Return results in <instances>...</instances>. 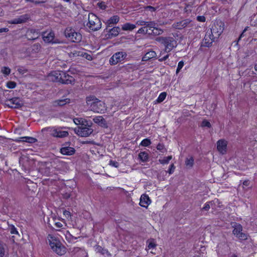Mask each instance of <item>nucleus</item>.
Masks as SVG:
<instances>
[{
	"instance_id": "69168bd1",
	"label": "nucleus",
	"mask_w": 257,
	"mask_h": 257,
	"mask_svg": "<svg viewBox=\"0 0 257 257\" xmlns=\"http://www.w3.org/2000/svg\"><path fill=\"white\" fill-rule=\"evenodd\" d=\"M187 161H193V159L192 157H191L189 159H187Z\"/></svg>"
},
{
	"instance_id": "4468645a",
	"label": "nucleus",
	"mask_w": 257,
	"mask_h": 257,
	"mask_svg": "<svg viewBox=\"0 0 257 257\" xmlns=\"http://www.w3.org/2000/svg\"><path fill=\"white\" fill-rule=\"evenodd\" d=\"M227 142L226 141L221 139L217 142V149L218 151L222 154H224L227 151Z\"/></svg>"
},
{
	"instance_id": "e433bc0d",
	"label": "nucleus",
	"mask_w": 257,
	"mask_h": 257,
	"mask_svg": "<svg viewBox=\"0 0 257 257\" xmlns=\"http://www.w3.org/2000/svg\"><path fill=\"white\" fill-rule=\"evenodd\" d=\"M157 149L162 153H164L166 151L164 145L162 144H159L157 146Z\"/></svg>"
},
{
	"instance_id": "5701e85b",
	"label": "nucleus",
	"mask_w": 257,
	"mask_h": 257,
	"mask_svg": "<svg viewBox=\"0 0 257 257\" xmlns=\"http://www.w3.org/2000/svg\"><path fill=\"white\" fill-rule=\"evenodd\" d=\"M37 140L31 137H23L17 138L15 140L16 142H27L29 143H34L36 142Z\"/></svg>"
},
{
	"instance_id": "cd10ccee",
	"label": "nucleus",
	"mask_w": 257,
	"mask_h": 257,
	"mask_svg": "<svg viewBox=\"0 0 257 257\" xmlns=\"http://www.w3.org/2000/svg\"><path fill=\"white\" fill-rule=\"evenodd\" d=\"M137 25L143 27L151 28L154 24V21H145L144 20H139L136 23Z\"/></svg>"
},
{
	"instance_id": "680f3d73",
	"label": "nucleus",
	"mask_w": 257,
	"mask_h": 257,
	"mask_svg": "<svg viewBox=\"0 0 257 257\" xmlns=\"http://www.w3.org/2000/svg\"><path fill=\"white\" fill-rule=\"evenodd\" d=\"M127 67V68L128 69H134V68L135 67L134 66H133V65H130V64H128Z\"/></svg>"
},
{
	"instance_id": "4d7b16f0",
	"label": "nucleus",
	"mask_w": 257,
	"mask_h": 257,
	"mask_svg": "<svg viewBox=\"0 0 257 257\" xmlns=\"http://www.w3.org/2000/svg\"><path fill=\"white\" fill-rule=\"evenodd\" d=\"M46 2V0H36L34 1V3L35 4H39L41 3H44Z\"/></svg>"
},
{
	"instance_id": "a211bd4d",
	"label": "nucleus",
	"mask_w": 257,
	"mask_h": 257,
	"mask_svg": "<svg viewBox=\"0 0 257 257\" xmlns=\"http://www.w3.org/2000/svg\"><path fill=\"white\" fill-rule=\"evenodd\" d=\"M151 203V200L148 195L143 194L141 195L139 203L141 206L147 208Z\"/></svg>"
},
{
	"instance_id": "2f4dec72",
	"label": "nucleus",
	"mask_w": 257,
	"mask_h": 257,
	"mask_svg": "<svg viewBox=\"0 0 257 257\" xmlns=\"http://www.w3.org/2000/svg\"><path fill=\"white\" fill-rule=\"evenodd\" d=\"M70 100L68 99H59L58 100H56L55 102V104L56 105H59V106H63V105L69 103Z\"/></svg>"
},
{
	"instance_id": "473e14b6",
	"label": "nucleus",
	"mask_w": 257,
	"mask_h": 257,
	"mask_svg": "<svg viewBox=\"0 0 257 257\" xmlns=\"http://www.w3.org/2000/svg\"><path fill=\"white\" fill-rule=\"evenodd\" d=\"M141 161H147L148 159V155L146 152H141L139 155Z\"/></svg>"
},
{
	"instance_id": "5fc2aeb1",
	"label": "nucleus",
	"mask_w": 257,
	"mask_h": 257,
	"mask_svg": "<svg viewBox=\"0 0 257 257\" xmlns=\"http://www.w3.org/2000/svg\"><path fill=\"white\" fill-rule=\"evenodd\" d=\"M146 10H148L151 12H154L155 11V8L152 7V6H147L146 8Z\"/></svg>"
},
{
	"instance_id": "f3484780",
	"label": "nucleus",
	"mask_w": 257,
	"mask_h": 257,
	"mask_svg": "<svg viewBox=\"0 0 257 257\" xmlns=\"http://www.w3.org/2000/svg\"><path fill=\"white\" fill-rule=\"evenodd\" d=\"M54 33L52 31H46L42 34L43 40L46 43H55Z\"/></svg>"
},
{
	"instance_id": "aec40b11",
	"label": "nucleus",
	"mask_w": 257,
	"mask_h": 257,
	"mask_svg": "<svg viewBox=\"0 0 257 257\" xmlns=\"http://www.w3.org/2000/svg\"><path fill=\"white\" fill-rule=\"evenodd\" d=\"M151 27V28H149V35L157 36L161 35L163 33V31L162 29L156 27V24L155 22H154V24Z\"/></svg>"
},
{
	"instance_id": "b1692460",
	"label": "nucleus",
	"mask_w": 257,
	"mask_h": 257,
	"mask_svg": "<svg viewBox=\"0 0 257 257\" xmlns=\"http://www.w3.org/2000/svg\"><path fill=\"white\" fill-rule=\"evenodd\" d=\"M70 56L76 57V56H83L85 57L87 60H90L92 59V57L91 55L85 53L83 54L82 52L78 51H74L71 52L70 54Z\"/></svg>"
},
{
	"instance_id": "0e129e2a",
	"label": "nucleus",
	"mask_w": 257,
	"mask_h": 257,
	"mask_svg": "<svg viewBox=\"0 0 257 257\" xmlns=\"http://www.w3.org/2000/svg\"><path fill=\"white\" fill-rule=\"evenodd\" d=\"M70 234L68 231H66V234H65L66 238L67 239L68 238V236H70Z\"/></svg>"
},
{
	"instance_id": "72a5a7b5",
	"label": "nucleus",
	"mask_w": 257,
	"mask_h": 257,
	"mask_svg": "<svg viewBox=\"0 0 257 257\" xmlns=\"http://www.w3.org/2000/svg\"><path fill=\"white\" fill-rule=\"evenodd\" d=\"M167 94L166 92H162L158 96L157 101L159 103L162 102L166 98Z\"/></svg>"
},
{
	"instance_id": "4be33fe9",
	"label": "nucleus",
	"mask_w": 257,
	"mask_h": 257,
	"mask_svg": "<svg viewBox=\"0 0 257 257\" xmlns=\"http://www.w3.org/2000/svg\"><path fill=\"white\" fill-rule=\"evenodd\" d=\"M93 120L95 123L98 124L99 125L102 127H107L106 121L102 116H95L93 118Z\"/></svg>"
},
{
	"instance_id": "f8f14e48",
	"label": "nucleus",
	"mask_w": 257,
	"mask_h": 257,
	"mask_svg": "<svg viewBox=\"0 0 257 257\" xmlns=\"http://www.w3.org/2000/svg\"><path fill=\"white\" fill-rule=\"evenodd\" d=\"M93 132V130L89 126H81L77 130V134L82 137H86L89 136Z\"/></svg>"
},
{
	"instance_id": "13d9d810",
	"label": "nucleus",
	"mask_w": 257,
	"mask_h": 257,
	"mask_svg": "<svg viewBox=\"0 0 257 257\" xmlns=\"http://www.w3.org/2000/svg\"><path fill=\"white\" fill-rule=\"evenodd\" d=\"M8 31L9 29L7 28H3L0 29V33L7 32Z\"/></svg>"
},
{
	"instance_id": "052dcab7",
	"label": "nucleus",
	"mask_w": 257,
	"mask_h": 257,
	"mask_svg": "<svg viewBox=\"0 0 257 257\" xmlns=\"http://www.w3.org/2000/svg\"><path fill=\"white\" fill-rule=\"evenodd\" d=\"M74 122L75 124H78L80 122V121L78 118L74 119Z\"/></svg>"
},
{
	"instance_id": "338daca9",
	"label": "nucleus",
	"mask_w": 257,
	"mask_h": 257,
	"mask_svg": "<svg viewBox=\"0 0 257 257\" xmlns=\"http://www.w3.org/2000/svg\"><path fill=\"white\" fill-rule=\"evenodd\" d=\"M172 159V157L171 156H168V160L167 161H169L170 160H171Z\"/></svg>"
},
{
	"instance_id": "58836bf2",
	"label": "nucleus",
	"mask_w": 257,
	"mask_h": 257,
	"mask_svg": "<svg viewBox=\"0 0 257 257\" xmlns=\"http://www.w3.org/2000/svg\"><path fill=\"white\" fill-rule=\"evenodd\" d=\"M7 86L9 88H14L16 86V83L13 81H9L7 83Z\"/></svg>"
},
{
	"instance_id": "37998d69",
	"label": "nucleus",
	"mask_w": 257,
	"mask_h": 257,
	"mask_svg": "<svg viewBox=\"0 0 257 257\" xmlns=\"http://www.w3.org/2000/svg\"><path fill=\"white\" fill-rule=\"evenodd\" d=\"M97 6L102 10H105L106 8V6L105 3L103 2L98 3Z\"/></svg>"
},
{
	"instance_id": "c9c22d12",
	"label": "nucleus",
	"mask_w": 257,
	"mask_h": 257,
	"mask_svg": "<svg viewBox=\"0 0 257 257\" xmlns=\"http://www.w3.org/2000/svg\"><path fill=\"white\" fill-rule=\"evenodd\" d=\"M151 144L150 140L149 139H145L140 143V145L143 147H148Z\"/></svg>"
},
{
	"instance_id": "6e6552de",
	"label": "nucleus",
	"mask_w": 257,
	"mask_h": 257,
	"mask_svg": "<svg viewBox=\"0 0 257 257\" xmlns=\"http://www.w3.org/2000/svg\"><path fill=\"white\" fill-rule=\"evenodd\" d=\"M6 104L10 107L18 108L22 107L24 104L20 98L15 97L7 100Z\"/></svg>"
},
{
	"instance_id": "f257e3e1",
	"label": "nucleus",
	"mask_w": 257,
	"mask_h": 257,
	"mask_svg": "<svg viewBox=\"0 0 257 257\" xmlns=\"http://www.w3.org/2000/svg\"><path fill=\"white\" fill-rule=\"evenodd\" d=\"M47 240L51 248L58 255H62L66 253V247L62 245L59 238L56 235L48 234Z\"/></svg>"
},
{
	"instance_id": "603ef678",
	"label": "nucleus",
	"mask_w": 257,
	"mask_h": 257,
	"mask_svg": "<svg viewBox=\"0 0 257 257\" xmlns=\"http://www.w3.org/2000/svg\"><path fill=\"white\" fill-rule=\"evenodd\" d=\"M54 221H55V225L56 227H57V228H62L63 227V225L61 222L56 221V219L54 220Z\"/></svg>"
},
{
	"instance_id": "6e6d98bb",
	"label": "nucleus",
	"mask_w": 257,
	"mask_h": 257,
	"mask_svg": "<svg viewBox=\"0 0 257 257\" xmlns=\"http://www.w3.org/2000/svg\"><path fill=\"white\" fill-rule=\"evenodd\" d=\"M250 182L248 180H245L243 182V186L248 187L249 185Z\"/></svg>"
},
{
	"instance_id": "f704fd0d",
	"label": "nucleus",
	"mask_w": 257,
	"mask_h": 257,
	"mask_svg": "<svg viewBox=\"0 0 257 257\" xmlns=\"http://www.w3.org/2000/svg\"><path fill=\"white\" fill-rule=\"evenodd\" d=\"M149 27H143L139 29L137 33L138 34H148L149 35Z\"/></svg>"
},
{
	"instance_id": "ddd939ff",
	"label": "nucleus",
	"mask_w": 257,
	"mask_h": 257,
	"mask_svg": "<svg viewBox=\"0 0 257 257\" xmlns=\"http://www.w3.org/2000/svg\"><path fill=\"white\" fill-rule=\"evenodd\" d=\"M217 39L214 37L211 33L209 32V30L206 32L205 36L204 38L203 41V45L205 47H209L211 46L213 42Z\"/></svg>"
},
{
	"instance_id": "412c9836",
	"label": "nucleus",
	"mask_w": 257,
	"mask_h": 257,
	"mask_svg": "<svg viewBox=\"0 0 257 257\" xmlns=\"http://www.w3.org/2000/svg\"><path fill=\"white\" fill-rule=\"evenodd\" d=\"M28 19L27 15L20 16L19 17L16 18L14 20L9 21V23L11 24H22L26 22L27 20Z\"/></svg>"
},
{
	"instance_id": "2eb2a0df",
	"label": "nucleus",
	"mask_w": 257,
	"mask_h": 257,
	"mask_svg": "<svg viewBox=\"0 0 257 257\" xmlns=\"http://www.w3.org/2000/svg\"><path fill=\"white\" fill-rule=\"evenodd\" d=\"M61 72L59 71H54L50 73L47 77L49 81L53 82H60L61 79Z\"/></svg>"
},
{
	"instance_id": "20e7f679",
	"label": "nucleus",
	"mask_w": 257,
	"mask_h": 257,
	"mask_svg": "<svg viewBox=\"0 0 257 257\" xmlns=\"http://www.w3.org/2000/svg\"><path fill=\"white\" fill-rule=\"evenodd\" d=\"M88 22L86 26L93 31H98L101 28L100 20L95 14L89 13L88 17Z\"/></svg>"
},
{
	"instance_id": "bb28decb",
	"label": "nucleus",
	"mask_w": 257,
	"mask_h": 257,
	"mask_svg": "<svg viewBox=\"0 0 257 257\" xmlns=\"http://www.w3.org/2000/svg\"><path fill=\"white\" fill-rule=\"evenodd\" d=\"M156 53L154 51H150L146 53V54L143 57L142 61H148L152 58L156 57Z\"/></svg>"
},
{
	"instance_id": "8fccbe9b",
	"label": "nucleus",
	"mask_w": 257,
	"mask_h": 257,
	"mask_svg": "<svg viewBox=\"0 0 257 257\" xmlns=\"http://www.w3.org/2000/svg\"><path fill=\"white\" fill-rule=\"evenodd\" d=\"M175 168V167L174 165L173 164H171L170 166V168H169V170L168 171V172L170 174H172L174 172Z\"/></svg>"
},
{
	"instance_id": "a878e982",
	"label": "nucleus",
	"mask_w": 257,
	"mask_h": 257,
	"mask_svg": "<svg viewBox=\"0 0 257 257\" xmlns=\"http://www.w3.org/2000/svg\"><path fill=\"white\" fill-rule=\"evenodd\" d=\"M119 21V17L115 15L110 17L106 22L107 27H110L111 25L116 24Z\"/></svg>"
},
{
	"instance_id": "393cba45",
	"label": "nucleus",
	"mask_w": 257,
	"mask_h": 257,
	"mask_svg": "<svg viewBox=\"0 0 257 257\" xmlns=\"http://www.w3.org/2000/svg\"><path fill=\"white\" fill-rule=\"evenodd\" d=\"M75 152V149L70 147H64L61 148V153L65 155H71Z\"/></svg>"
},
{
	"instance_id": "ea45409f",
	"label": "nucleus",
	"mask_w": 257,
	"mask_h": 257,
	"mask_svg": "<svg viewBox=\"0 0 257 257\" xmlns=\"http://www.w3.org/2000/svg\"><path fill=\"white\" fill-rule=\"evenodd\" d=\"M212 204L213 203L212 202H206L203 208V209L205 211H208L209 209L210 208V206H212Z\"/></svg>"
},
{
	"instance_id": "a18cd8bd",
	"label": "nucleus",
	"mask_w": 257,
	"mask_h": 257,
	"mask_svg": "<svg viewBox=\"0 0 257 257\" xmlns=\"http://www.w3.org/2000/svg\"><path fill=\"white\" fill-rule=\"evenodd\" d=\"M202 126L210 127L211 126V124H210V123L209 121H208L207 120H204L202 122Z\"/></svg>"
},
{
	"instance_id": "4c0bfd02",
	"label": "nucleus",
	"mask_w": 257,
	"mask_h": 257,
	"mask_svg": "<svg viewBox=\"0 0 257 257\" xmlns=\"http://www.w3.org/2000/svg\"><path fill=\"white\" fill-rule=\"evenodd\" d=\"M184 66V62L183 61H181L178 63L177 68L176 69V74H178L181 70V69L183 68Z\"/></svg>"
},
{
	"instance_id": "39448f33",
	"label": "nucleus",
	"mask_w": 257,
	"mask_h": 257,
	"mask_svg": "<svg viewBox=\"0 0 257 257\" xmlns=\"http://www.w3.org/2000/svg\"><path fill=\"white\" fill-rule=\"evenodd\" d=\"M65 37L73 42L78 43L81 41L82 36L71 27H67L64 32Z\"/></svg>"
},
{
	"instance_id": "1a4fd4ad",
	"label": "nucleus",
	"mask_w": 257,
	"mask_h": 257,
	"mask_svg": "<svg viewBox=\"0 0 257 257\" xmlns=\"http://www.w3.org/2000/svg\"><path fill=\"white\" fill-rule=\"evenodd\" d=\"M49 132L52 136L60 138L66 137L68 135V132L62 131L60 128H50Z\"/></svg>"
},
{
	"instance_id": "6ab92c4d",
	"label": "nucleus",
	"mask_w": 257,
	"mask_h": 257,
	"mask_svg": "<svg viewBox=\"0 0 257 257\" xmlns=\"http://www.w3.org/2000/svg\"><path fill=\"white\" fill-rule=\"evenodd\" d=\"M190 22V20L189 19H185L174 23L173 27L176 29H182L187 27Z\"/></svg>"
},
{
	"instance_id": "a19ab883",
	"label": "nucleus",
	"mask_w": 257,
	"mask_h": 257,
	"mask_svg": "<svg viewBox=\"0 0 257 257\" xmlns=\"http://www.w3.org/2000/svg\"><path fill=\"white\" fill-rule=\"evenodd\" d=\"M2 72L6 75H9L11 72V69L8 67H5L2 68Z\"/></svg>"
},
{
	"instance_id": "c756f323",
	"label": "nucleus",
	"mask_w": 257,
	"mask_h": 257,
	"mask_svg": "<svg viewBox=\"0 0 257 257\" xmlns=\"http://www.w3.org/2000/svg\"><path fill=\"white\" fill-rule=\"evenodd\" d=\"M136 27L135 25L127 23L122 26V29L124 31H132Z\"/></svg>"
},
{
	"instance_id": "774afa93",
	"label": "nucleus",
	"mask_w": 257,
	"mask_h": 257,
	"mask_svg": "<svg viewBox=\"0 0 257 257\" xmlns=\"http://www.w3.org/2000/svg\"><path fill=\"white\" fill-rule=\"evenodd\" d=\"M254 70H255L256 71H257V64H255V65H254Z\"/></svg>"
},
{
	"instance_id": "0eeeda50",
	"label": "nucleus",
	"mask_w": 257,
	"mask_h": 257,
	"mask_svg": "<svg viewBox=\"0 0 257 257\" xmlns=\"http://www.w3.org/2000/svg\"><path fill=\"white\" fill-rule=\"evenodd\" d=\"M126 56V54L123 52H118L113 54L109 59L111 65H115L122 61Z\"/></svg>"
},
{
	"instance_id": "7c9ffc66",
	"label": "nucleus",
	"mask_w": 257,
	"mask_h": 257,
	"mask_svg": "<svg viewBox=\"0 0 257 257\" xmlns=\"http://www.w3.org/2000/svg\"><path fill=\"white\" fill-rule=\"evenodd\" d=\"M96 250L98 252H100L102 254L105 255L107 257L111 256V254L109 253L108 250L106 249L102 248L100 246H98L96 248Z\"/></svg>"
},
{
	"instance_id": "79ce46f5",
	"label": "nucleus",
	"mask_w": 257,
	"mask_h": 257,
	"mask_svg": "<svg viewBox=\"0 0 257 257\" xmlns=\"http://www.w3.org/2000/svg\"><path fill=\"white\" fill-rule=\"evenodd\" d=\"M5 250L3 244L0 243V257H3L5 255Z\"/></svg>"
},
{
	"instance_id": "09e8293b",
	"label": "nucleus",
	"mask_w": 257,
	"mask_h": 257,
	"mask_svg": "<svg viewBox=\"0 0 257 257\" xmlns=\"http://www.w3.org/2000/svg\"><path fill=\"white\" fill-rule=\"evenodd\" d=\"M63 215L67 218H69L71 217V213L69 211H67L66 210H64L63 211Z\"/></svg>"
},
{
	"instance_id": "49530a36",
	"label": "nucleus",
	"mask_w": 257,
	"mask_h": 257,
	"mask_svg": "<svg viewBox=\"0 0 257 257\" xmlns=\"http://www.w3.org/2000/svg\"><path fill=\"white\" fill-rule=\"evenodd\" d=\"M108 165L110 167L117 168L119 166L118 162H109Z\"/></svg>"
},
{
	"instance_id": "9b49d317",
	"label": "nucleus",
	"mask_w": 257,
	"mask_h": 257,
	"mask_svg": "<svg viewBox=\"0 0 257 257\" xmlns=\"http://www.w3.org/2000/svg\"><path fill=\"white\" fill-rule=\"evenodd\" d=\"M120 32V28L118 27H113L112 29H108V27L104 30V33H106L105 37L107 39H111L117 36Z\"/></svg>"
},
{
	"instance_id": "dca6fc26",
	"label": "nucleus",
	"mask_w": 257,
	"mask_h": 257,
	"mask_svg": "<svg viewBox=\"0 0 257 257\" xmlns=\"http://www.w3.org/2000/svg\"><path fill=\"white\" fill-rule=\"evenodd\" d=\"M60 83L63 84H70L74 81V78L64 71L61 72Z\"/></svg>"
},
{
	"instance_id": "f03ea898",
	"label": "nucleus",
	"mask_w": 257,
	"mask_h": 257,
	"mask_svg": "<svg viewBox=\"0 0 257 257\" xmlns=\"http://www.w3.org/2000/svg\"><path fill=\"white\" fill-rule=\"evenodd\" d=\"M86 103L89 106L91 110L96 113H103L106 110V107L104 102L99 100L94 96L87 97Z\"/></svg>"
},
{
	"instance_id": "864d4df0",
	"label": "nucleus",
	"mask_w": 257,
	"mask_h": 257,
	"mask_svg": "<svg viewBox=\"0 0 257 257\" xmlns=\"http://www.w3.org/2000/svg\"><path fill=\"white\" fill-rule=\"evenodd\" d=\"M169 56V54H167L166 55H165L163 57L159 59V61H160V62H162L163 61H165V60H166V59H167L168 58Z\"/></svg>"
},
{
	"instance_id": "e2e57ef3",
	"label": "nucleus",
	"mask_w": 257,
	"mask_h": 257,
	"mask_svg": "<svg viewBox=\"0 0 257 257\" xmlns=\"http://www.w3.org/2000/svg\"><path fill=\"white\" fill-rule=\"evenodd\" d=\"M4 14V11L2 9V8L1 7H0V16H3Z\"/></svg>"
},
{
	"instance_id": "c85d7f7f",
	"label": "nucleus",
	"mask_w": 257,
	"mask_h": 257,
	"mask_svg": "<svg viewBox=\"0 0 257 257\" xmlns=\"http://www.w3.org/2000/svg\"><path fill=\"white\" fill-rule=\"evenodd\" d=\"M148 246L146 248L147 250L153 249L155 248L157 244L154 239H150L147 241Z\"/></svg>"
},
{
	"instance_id": "3c124183",
	"label": "nucleus",
	"mask_w": 257,
	"mask_h": 257,
	"mask_svg": "<svg viewBox=\"0 0 257 257\" xmlns=\"http://www.w3.org/2000/svg\"><path fill=\"white\" fill-rule=\"evenodd\" d=\"M197 20L199 22H204L206 20L205 17L203 16H199L197 17Z\"/></svg>"
},
{
	"instance_id": "c03bdc74",
	"label": "nucleus",
	"mask_w": 257,
	"mask_h": 257,
	"mask_svg": "<svg viewBox=\"0 0 257 257\" xmlns=\"http://www.w3.org/2000/svg\"><path fill=\"white\" fill-rule=\"evenodd\" d=\"M10 232L11 234H18V231H17L16 228L14 226H12L10 227Z\"/></svg>"
},
{
	"instance_id": "423d86ee",
	"label": "nucleus",
	"mask_w": 257,
	"mask_h": 257,
	"mask_svg": "<svg viewBox=\"0 0 257 257\" xmlns=\"http://www.w3.org/2000/svg\"><path fill=\"white\" fill-rule=\"evenodd\" d=\"M224 26V23L222 21H216L209 32L211 33L214 37L218 38L223 32Z\"/></svg>"
},
{
	"instance_id": "7ed1b4c3",
	"label": "nucleus",
	"mask_w": 257,
	"mask_h": 257,
	"mask_svg": "<svg viewBox=\"0 0 257 257\" xmlns=\"http://www.w3.org/2000/svg\"><path fill=\"white\" fill-rule=\"evenodd\" d=\"M156 40L165 46V52H170L174 47L177 46V41L171 37H160Z\"/></svg>"
},
{
	"instance_id": "9d476101",
	"label": "nucleus",
	"mask_w": 257,
	"mask_h": 257,
	"mask_svg": "<svg viewBox=\"0 0 257 257\" xmlns=\"http://www.w3.org/2000/svg\"><path fill=\"white\" fill-rule=\"evenodd\" d=\"M242 226L239 224H236L234 226V229L233 230V233L238 238L241 240H245L247 239V235L245 233H242Z\"/></svg>"
},
{
	"instance_id": "bf43d9fd",
	"label": "nucleus",
	"mask_w": 257,
	"mask_h": 257,
	"mask_svg": "<svg viewBox=\"0 0 257 257\" xmlns=\"http://www.w3.org/2000/svg\"><path fill=\"white\" fill-rule=\"evenodd\" d=\"M193 162H186V165L187 167H191L193 166Z\"/></svg>"
},
{
	"instance_id": "de8ad7c7",
	"label": "nucleus",
	"mask_w": 257,
	"mask_h": 257,
	"mask_svg": "<svg viewBox=\"0 0 257 257\" xmlns=\"http://www.w3.org/2000/svg\"><path fill=\"white\" fill-rule=\"evenodd\" d=\"M249 27H246L243 30V32L241 33V34H240L239 37L238 38V42L241 39V38L242 37H243L244 36V33L247 31L248 29H249Z\"/></svg>"
}]
</instances>
